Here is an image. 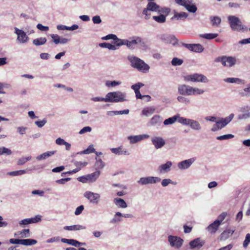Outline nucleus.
<instances>
[{
	"label": "nucleus",
	"instance_id": "1",
	"mask_svg": "<svg viewBox=\"0 0 250 250\" xmlns=\"http://www.w3.org/2000/svg\"><path fill=\"white\" fill-rule=\"evenodd\" d=\"M151 12H157L158 13H163L166 15H168L170 12V9L168 7H161L153 1H149L142 12L145 15V19L148 20L150 18Z\"/></svg>",
	"mask_w": 250,
	"mask_h": 250
},
{
	"label": "nucleus",
	"instance_id": "2",
	"mask_svg": "<svg viewBox=\"0 0 250 250\" xmlns=\"http://www.w3.org/2000/svg\"><path fill=\"white\" fill-rule=\"evenodd\" d=\"M128 60L130 62L132 67L143 73L148 72L149 66L140 58L134 56H128Z\"/></svg>",
	"mask_w": 250,
	"mask_h": 250
},
{
	"label": "nucleus",
	"instance_id": "3",
	"mask_svg": "<svg viewBox=\"0 0 250 250\" xmlns=\"http://www.w3.org/2000/svg\"><path fill=\"white\" fill-rule=\"evenodd\" d=\"M108 102L118 103L126 101V94L121 91L109 92L106 94Z\"/></svg>",
	"mask_w": 250,
	"mask_h": 250
},
{
	"label": "nucleus",
	"instance_id": "4",
	"mask_svg": "<svg viewBox=\"0 0 250 250\" xmlns=\"http://www.w3.org/2000/svg\"><path fill=\"white\" fill-rule=\"evenodd\" d=\"M184 80L186 82H192L194 83H207L209 81L206 76L200 73H193L186 75L184 77Z\"/></svg>",
	"mask_w": 250,
	"mask_h": 250
},
{
	"label": "nucleus",
	"instance_id": "5",
	"mask_svg": "<svg viewBox=\"0 0 250 250\" xmlns=\"http://www.w3.org/2000/svg\"><path fill=\"white\" fill-rule=\"evenodd\" d=\"M228 20L232 30L239 31L244 28L241 21L238 17L235 16H229L228 17Z\"/></svg>",
	"mask_w": 250,
	"mask_h": 250
},
{
	"label": "nucleus",
	"instance_id": "6",
	"mask_svg": "<svg viewBox=\"0 0 250 250\" xmlns=\"http://www.w3.org/2000/svg\"><path fill=\"white\" fill-rule=\"evenodd\" d=\"M215 62H221L224 66L231 67L236 63L237 59L234 57L223 56L216 58Z\"/></svg>",
	"mask_w": 250,
	"mask_h": 250
},
{
	"label": "nucleus",
	"instance_id": "7",
	"mask_svg": "<svg viewBox=\"0 0 250 250\" xmlns=\"http://www.w3.org/2000/svg\"><path fill=\"white\" fill-rule=\"evenodd\" d=\"M175 2L176 4L185 7L189 12L195 13L197 10L193 0H175Z\"/></svg>",
	"mask_w": 250,
	"mask_h": 250
},
{
	"label": "nucleus",
	"instance_id": "8",
	"mask_svg": "<svg viewBox=\"0 0 250 250\" xmlns=\"http://www.w3.org/2000/svg\"><path fill=\"white\" fill-rule=\"evenodd\" d=\"M161 178L158 177L148 176L141 177L138 181V183L141 185H146L148 184H154L161 181Z\"/></svg>",
	"mask_w": 250,
	"mask_h": 250
},
{
	"label": "nucleus",
	"instance_id": "9",
	"mask_svg": "<svg viewBox=\"0 0 250 250\" xmlns=\"http://www.w3.org/2000/svg\"><path fill=\"white\" fill-rule=\"evenodd\" d=\"M168 241L170 246L175 249L181 248L184 242L183 240L180 237L171 235L168 236Z\"/></svg>",
	"mask_w": 250,
	"mask_h": 250
},
{
	"label": "nucleus",
	"instance_id": "10",
	"mask_svg": "<svg viewBox=\"0 0 250 250\" xmlns=\"http://www.w3.org/2000/svg\"><path fill=\"white\" fill-rule=\"evenodd\" d=\"M83 196L90 203L93 204H98L101 198L100 194L90 191L85 192Z\"/></svg>",
	"mask_w": 250,
	"mask_h": 250
},
{
	"label": "nucleus",
	"instance_id": "11",
	"mask_svg": "<svg viewBox=\"0 0 250 250\" xmlns=\"http://www.w3.org/2000/svg\"><path fill=\"white\" fill-rule=\"evenodd\" d=\"M41 221V216L37 215L34 217L26 218L19 222V225L21 227H24L25 225L30 224L37 223Z\"/></svg>",
	"mask_w": 250,
	"mask_h": 250
},
{
	"label": "nucleus",
	"instance_id": "12",
	"mask_svg": "<svg viewBox=\"0 0 250 250\" xmlns=\"http://www.w3.org/2000/svg\"><path fill=\"white\" fill-rule=\"evenodd\" d=\"M182 45L190 51L201 53L204 50L203 46L200 44H188L182 43Z\"/></svg>",
	"mask_w": 250,
	"mask_h": 250
},
{
	"label": "nucleus",
	"instance_id": "13",
	"mask_svg": "<svg viewBox=\"0 0 250 250\" xmlns=\"http://www.w3.org/2000/svg\"><path fill=\"white\" fill-rule=\"evenodd\" d=\"M191 86L186 84H180L178 86V92L181 95L190 96Z\"/></svg>",
	"mask_w": 250,
	"mask_h": 250
},
{
	"label": "nucleus",
	"instance_id": "14",
	"mask_svg": "<svg viewBox=\"0 0 250 250\" xmlns=\"http://www.w3.org/2000/svg\"><path fill=\"white\" fill-rule=\"evenodd\" d=\"M141 42V37L138 36H133L130 38L129 40H126V45L130 49L135 48V46Z\"/></svg>",
	"mask_w": 250,
	"mask_h": 250
},
{
	"label": "nucleus",
	"instance_id": "15",
	"mask_svg": "<svg viewBox=\"0 0 250 250\" xmlns=\"http://www.w3.org/2000/svg\"><path fill=\"white\" fill-rule=\"evenodd\" d=\"M17 40L21 43H26L29 41V37L22 30L17 28Z\"/></svg>",
	"mask_w": 250,
	"mask_h": 250
},
{
	"label": "nucleus",
	"instance_id": "16",
	"mask_svg": "<svg viewBox=\"0 0 250 250\" xmlns=\"http://www.w3.org/2000/svg\"><path fill=\"white\" fill-rule=\"evenodd\" d=\"M151 142L156 149L161 148L165 145V140L159 136L152 137Z\"/></svg>",
	"mask_w": 250,
	"mask_h": 250
},
{
	"label": "nucleus",
	"instance_id": "17",
	"mask_svg": "<svg viewBox=\"0 0 250 250\" xmlns=\"http://www.w3.org/2000/svg\"><path fill=\"white\" fill-rule=\"evenodd\" d=\"M147 134H141L139 135H131L127 137V139L129 140L130 144H135L143 140L149 138Z\"/></svg>",
	"mask_w": 250,
	"mask_h": 250
},
{
	"label": "nucleus",
	"instance_id": "18",
	"mask_svg": "<svg viewBox=\"0 0 250 250\" xmlns=\"http://www.w3.org/2000/svg\"><path fill=\"white\" fill-rule=\"evenodd\" d=\"M195 161V158H192L188 160H186L179 163L178 167L180 169H186L190 167L192 163Z\"/></svg>",
	"mask_w": 250,
	"mask_h": 250
},
{
	"label": "nucleus",
	"instance_id": "19",
	"mask_svg": "<svg viewBox=\"0 0 250 250\" xmlns=\"http://www.w3.org/2000/svg\"><path fill=\"white\" fill-rule=\"evenodd\" d=\"M161 39L165 43L175 45L178 42V40L174 36L162 35L161 36Z\"/></svg>",
	"mask_w": 250,
	"mask_h": 250
},
{
	"label": "nucleus",
	"instance_id": "20",
	"mask_svg": "<svg viewBox=\"0 0 250 250\" xmlns=\"http://www.w3.org/2000/svg\"><path fill=\"white\" fill-rule=\"evenodd\" d=\"M204 243L200 238H196L189 243L191 249L199 250L204 245Z\"/></svg>",
	"mask_w": 250,
	"mask_h": 250
},
{
	"label": "nucleus",
	"instance_id": "21",
	"mask_svg": "<svg viewBox=\"0 0 250 250\" xmlns=\"http://www.w3.org/2000/svg\"><path fill=\"white\" fill-rule=\"evenodd\" d=\"M37 243V241L32 239H17V245L20 244L24 246H32Z\"/></svg>",
	"mask_w": 250,
	"mask_h": 250
},
{
	"label": "nucleus",
	"instance_id": "22",
	"mask_svg": "<svg viewBox=\"0 0 250 250\" xmlns=\"http://www.w3.org/2000/svg\"><path fill=\"white\" fill-rule=\"evenodd\" d=\"M162 118L160 115L154 116L148 123L150 126H154L160 125L162 122Z\"/></svg>",
	"mask_w": 250,
	"mask_h": 250
},
{
	"label": "nucleus",
	"instance_id": "23",
	"mask_svg": "<svg viewBox=\"0 0 250 250\" xmlns=\"http://www.w3.org/2000/svg\"><path fill=\"white\" fill-rule=\"evenodd\" d=\"M110 150L113 153L118 155H128L130 154L127 151L123 150L122 146L116 148H112Z\"/></svg>",
	"mask_w": 250,
	"mask_h": 250
},
{
	"label": "nucleus",
	"instance_id": "24",
	"mask_svg": "<svg viewBox=\"0 0 250 250\" xmlns=\"http://www.w3.org/2000/svg\"><path fill=\"white\" fill-rule=\"evenodd\" d=\"M113 202L116 206L120 208H125L127 206L125 200L120 198L117 197L114 198Z\"/></svg>",
	"mask_w": 250,
	"mask_h": 250
},
{
	"label": "nucleus",
	"instance_id": "25",
	"mask_svg": "<svg viewBox=\"0 0 250 250\" xmlns=\"http://www.w3.org/2000/svg\"><path fill=\"white\" fill-rule=\"evenodd\" d=\"M188 125L193 130L200 131L202 129L200 124L196 120L190 119Z\"/></svg>",
	"mask_w": 250,
	"mask_h": 250
},
{
	"label": "nucleus",
	"instance_id": "26",
	"mask_svg": "<svg viewBox=\"0 0 250 250\" xmlns=\"http://www.w3.org/2000/svg\"><path fill=\"white\" fill-rule=\"evenodd\" d=\"M219 225V221H215L208 227L207 230L210 233H214L218 229Z\"/></svg>",
	"mask_w": 250,
	"mask_h": 250
},
{
	"label": "nucleus",
	"instance_id": "27",
	"mask_svg": "<svg viewBox=\"0 0 250 250\" xmlns=\"http://www.w3.org/2000/svg\"><path fill=\"white\" fill-rule=\"evenodd\" d=\"M172 166V163L170 161H167L166 164H162L159 167V169L160 172H167L170 170V168Z\"/></svg>",
	"mask_w": 250,
	"mask_h": 250
},
{
	"label": "nucleus",
	"instance_id": "28",
	"mask_svg": "<svg viewBox=\"0 0 250 250\" xmlns=\"http://www.w3.org/2000/svg\"><path fill=\"white\" fill-rule=\"evenodd\" d=\"M160 14L159 16H154L152 19L158 23H164L166 21V17L168 15H166L165 13H158Z\"/></svg>",
	"mask_w": 250,
	"mask_h": 250
},
{
	"label": "nucleus",
	"instance_id": "29",
	"mask_svg": "<svg viewBox=\"0 0 250 250\" xmlns=\"http://www.w3.org/2000/svg\"><path fill=\"white\" fill-rule=\"evenodd\" d=\"M188 16V14L185 12H181L180 13L175 12L174 16L172 17L171 19H174L177 20H183L186 19Z\"/></svg>",
	"mask_w": 250,
	"mask_h": 250
},
{
	"label": "nucleus",
	"instance_id": "30",
	"mask_svg": "<svg viewBox=\"0 0 250 250\" xmlns=\"http://www.w3.org/2000/svg\"><path fill=\"white\" fill-rule=\"evenodd\" d=\"M55 152L56 151H50L44 152L37 156L36 159L39 161L42 160H45L48 158L49 157H50L51 156L54 155L55 153Z\"/></svg>",
	"mask_w": 250,
	"mask_h": 250
},
{
	"label": "nucleus",
	"instance_id": "31",
	"mask_svg": "<svg viewBox=\"0 0 250 250\" xmlns=\"http://www.w3.org/2000/svg\"><path fill=\"white\" fill-rule=\"evenodd\" d=\"M205 92V91L203 89L191 86L190 96L201 95L203 94Z\"/></svg>",
	"mask_w": 250,
	"mask_h": 250
},
{
	"label": "nucleus",
	"instance_id": "32",
	"mask_svg": "<svg viewBox=\"0 0 250 250\" xmlns=\"http://www.w3.org/2000/svg\"><path fill=\"white\" fill-rule=\"evenodd\" d=\"M63 229L67 230H79L81 229H86V227L82 225H75L70 226H65Z\"/></svg>",
	"mask_w": 250,
	"mask_h": 250
},
{
	"label": "nucleus",
	"instance_id": "33",
	"mask_svg": "<svg viewBox=\"0 0 250 250\" xmlns=\"http://www.w3.org/2000/svg\"><path fill=\"white\" fill-rule=\"evenodd\" d=\"M234 229H227L224 230L221 234V239L226 240L234 232Z\"/></svg>",
	"mask_w": 250,
	"mask_h": 250
},
{
	"label": "nucleus",
	"instance_id": "34",
	"mask_svg": "<svg viewBox=\"0 0 250 250\" xmlns=\"http://www.w3.org/2000/svg\"><path fill=\"white\" fill-rule=\"evenodd\" d=\"M209 19L213 26L218 27L221 23V19L218 16H211Z\"/></svg>",
	"mask_w": 250,
	"mask_h": 250
},
{
	"label": "nucleus",
	"instance_id": "35",
	"mask_svg": "<svg viewBox=\"0 0 250 250\" xmlns=\"http://www.w3.org/2000/svg\"><path fill=\"white\" fill-rule=\"evenodd\" d=\"M61 241L62 243H66V244L71 245L76 247H77V246L79 244H80V242H79L76 240L72 239H66V238H62L61 239Z\"/></svg>",
	"mask_w": 250,
	"mask_h": 250
},
{
	"label": "nucleus",
	"instance_id": "36",
	"mask_svg": "<svg viewBox=\"0 0 250 250\" xmlns=\"http://www.w3.org/2000/svg\"><path fill=\"white\" fill-rule=\"evenodd\" d=\"M218 36V34L217 33H206L199 35L200 38L207 40H212Z\"/></svg>",
	"mask_w": 250,
	"mask_h": 250
},
{
	"label": "nucleus",
	"instance_id": "37",
	"mask_svg": "<svg viewBox=\"0 0 250 250\" xmlns=\"http://www.w3.org/2000/svg\"><path fill=\"white\" fill-rule=\"evenodd\" d=\"M47 41L45 38L41 37L33 40V43L36 46H40L44 44Z\"/></svg>",
	"mask_w": 250,
	"mask_h": 250
},
{
	"label": "nucleus",
	"instance_id": "38",
	"mask_svg": "<svg viewBox=\"0 0 250 250\" xmlns=\"http://www.w3.org/2000/svg\"><path fill=\"white\" fill-rule=\"evenodd\" d=\"M177 120V115H175L172 117L168 118L164 121L165 125H170L174 124Z\"/></svg>",
	"mask_w": 250,
	"mask_h": 250
},
{
	"label": "nucleus",
	"instance_id": "39",
	"mask_svg": "<svg viewBox=\"0 0 250 250\" xmlns=\"http://www.w3.org/2000/svg\"><path fill=\"white\" fill-rule=\"evenodd\" d=\"M99 46L103 48H107L111 50H115L118 49L114 45L107 42H103L99 44Z\"/></svg>",
	"mask_w": 250,
	"mask_h": 250
},
{
	"label": "nucleus",
	"instance_id": "40",
	"mask_svg": "<svg viewBox=\"0 0 250 250\" xmlns=\"http://www.w3.org/2000/svg\"><path fill=\"white\" fill-rule=\"evenodd\" d=\"M155 110V108L153 107H147L143 110L142 113L146 116H148L153 114Z\"/></svg>",
	"mask_w": 250,
	"mask_h": 250
},
{
	"label": "nucleus",
	"instance_id": "41",
	"mask_svg": "<svg viewBox=\"0 0 250 250\" xmlns=\"http://www.w3.org/2000/svg\"><path fill=\"white\" fill-rule=\"evenodd\" d=\"M100 174V172L99 171H96L91 174H88L89 179H90V182H95L97 179L99 177Z\"/></svg>",
	"mask_w": 250,
	"mask_h": 250
},
{
	"label": "nucleus",
	"instance_id": "42",
	"mask_svg": "<svg viewBox=\"0 0 250 250\" xmlns=\"http://www.w3.org/2000/svg\"><path fill=\"white\" fill-rule=\"evenodd\" d=\"M177 115V121H178V122L179 123H180L183 125H188L190 119L185 118L182 117H180L179 115Z\"/></svg>",
	"mask_w": 250,
	"mask_h": 250
},
{
	"label": "nucleus",
	"instance_id": "43",
	"mask_svg": "<svg viewBox=\"0 0 250 250\" xmlns=\"http://www.w3.org/2000/svg\"><path fill=\"white\" fill-rule=\"evenodd\" d=\"M18 234L21 235V238H27L30 237V230L29 229H24L21 231L18 232Z\"/></svg>",
	"mask_w": 250,
	"mask_h": 250
},
{
	"label": "nucleus",
	"instance_id": "44",
	"mask_svg": "<svg viewBox=\"0 0 250 250\" xmlns=\"http://www.w3.org/2000/svg\"><path fill=\"white\" fill-rule=\"evenodd\" d=\"M121 216H123V214L121 213L120 212H116L113 218L111 220V223H116L121 221V219L120 218V217H121Z\"/></svg>",
	"mask_w": 250,
	"mask_h": 250
},
{
	"label": "nucleus",
	"instance_id": "45",
	"mask_svg": "<svg viewBox=\"0 0 250 250\" xmlns=\"http://www.w3.org/2000/svg\"><path fill=\"white\" fill-rule=\"evenodd\" d=\"M177 101L180 103L185 104H188L190 103V101L188 98L183 96H179L177 98Z\"/></svg>",
	"mask_w": 250,
	"mask_h": 250
},
{
	"label": "nucleus",
	"instance_id": "46",
	"mask_svg": "<svg viewBox=\"0 0 250 250\" xmlns=\"http://www.w3.org/2000/svg\"><path fill=\"white\" fill-rule=\"evenodd\" d=\"M225 81L229 83H241L243 82V80L236 78H228L225 80Z\"/></svg>",
	"mask_w": 250,
	"mask_h": 250
},
{
	"label": "nucleus",
	"instance_id": "47",
	"mask_svg": "<svg viewBox=\"0 0 250 250\" xmlns=\"http://www.w3.org/2000/svg\"><path fill=\"white\" fill-rule=\"evenodd\" d=\"M121 82L120 81H107L105 82V85L107 87H115L117 85H119L121 84Z\"/></svg>",
	"mask_w": 250,
	"mask_h": 250
},
{
	"label": "nucleus",
	"instance_id": "48",
	"mask_svg": "<svg viewBox=\"0 0 250 250\" xmlns=\"http://www.w3.org/2000/svg\"><path fill=\"white\" fill-rule=\"evenodd\" d=\"M95 152V149L93 147V145H90L87 149L80 152L79 153L81 154H89L91 153Z\"/></svg>",
	"mask_w": 250,
	"mask_h": 250
},
{
	"label": "nucleus",
	"instance_id": "49",
	"mask_svg": "<svg viewBox=\"0 0 250 250\" xmlns=\"http://www.w3.org/2000/svg\"><path fill=\"white\" fill-rule=\"evenodd\" d=\"M31 159V156H28L27 157H22L19 159L17 164L19 165H22L24 164L26 162L30 160Z\"/></svg>",
	"mask_w": 250,
	"mask_h": 250
},
{
	"label": "nucleus",
	"instance_id": "50",
	"mask_svg": "<svg viewBox=\"0 0 250 250\" xmlns=\"http://www.w3.org/2000/svg\"><path fill=\"white\" fill-rule=\"evenodd\" d=\"M114 43L116 44L117 46H121L122 45H126V40H122L119 39L117 37L116 39L114 40Z\"/></svg>",
	"mask_w": 250,
	"mask_h": 250
},
{
	"label": "nucleus",
	"instance_id": "51",
	"mask_svg": "<svg viewBox=\"0 0 250 250\" xmlns=\"http://www.w3.org/2000/svg\"><path fill=\"white\" fill-rule=\"evenodd\" d=\"M183 63V60L178 58H174L171 61V64L173 66H179L181 65Z\"/></svg>",
	"mask_w": 250,
	"mask_h": 250
},
{
	"label": "nucleus",
	"instance_id": "52",
	"mask_svg": "<svg viewBox=\"0 0 250 250\" xmlns=\"http://www.w3.org/2000/svg\"><path fill=\"white\" fill-rule=\"evenodd\" d=\"M234 116V114L231 113L228 117H226L224 118H221L222 119L223 121H224V122L227 125L232 121Z\"/></svg>",
	"mask_w": 250,
	"mask_h": 250
},
{
	"label": "nucleus",
	"instance_id": "53",
	"mask_svg": "<svg viewBox=\"0 0 250 250\" xmlns=\"http://www.w3.org/2000/svg\"><path fill=\"white\" fill-rule=\"evenodd\" d=\"M12 153L11 151L5 147H0V155L6 154V155H10Z\"/></svg>",
	"mask_w": 250,
	"mask_h": 250
},
{
	"label": "nucleus",
	"instance_id": "54",
	"mask_svg": "<svg viewBox=\"0 0 250 250\" xmlns=\"http://www.w3.org/2000/svg\"><path fill=\"white\" fill-rule=\"evenodd\" d=\"M234 137V135L232 134H226L222 136H218L217 137V139L218 140H228L229 139L233 138Z\"/></svg>",
	"mask_w": 250,
	"mask_h": 250
},
{
	"label": "nucleus",
	"instance_id": "55",
	"mask_svg": "<svg viewBox=\"0 0 250 250\" xmlns=\"http://www.w3.org/2000/svg\"><path fill=\"white\" fill-rule=\"evenodd\" d=\"M50 37L53 40V42L55 44H58L59 43L61 37L57 34H51Z\"/></svg>",
	"mask_w": 250,
	"mask_h": 250
},
{
	"label": "nucleus",
	"instance_id": "56",
	"mask_svg": "<svg viewBox=\"0 0 250 250\" xmlns=\"http://www.w3.org/2000/svg\"><path fill=\"white\" fill-rule=\"evenodd\" d=\"M144 85V84L141 83H135V84H133L131 86V88L133 89L135 92L136 91H140L139 89L143 87Z\"/></svg>",
	"mask_w": 250,
	"mask_h": 250
},
{
	"label": "nucleus",
	"instance_id": "57",
	"mask_svg": "<svg viewBox=\"0 0 250 250\" xmlns=\"http://www.w3.org/2000/svg\"><path fill=\"white\" fill-rule=\"evenodd\" d=\"M250 243V234L248 233L246 235L245 240H244L243 245V247L246 248L248 247L249 243Z\"/></svg>",
	"mask_w": 250,
	"mask_h": 250
},
{
	"label": "nucleus",
	"instance_id": "58",
	"mask_svg": "<svg viewBox=\"0 0 250 250\" xmlns=\"http://www.w3.org/2000/svg\"><path fill=\"white\" fill-rule=\"evenodd\" d=\"M92 100L94 102H108L107 97L105 96V98L102 97H94L92 98Z\"/></svg>",
	"mask_w": 250,
	"mask_h": 250
},
{
	"label": "nucleus",
	"instance_id": "59",
	"mask_svg": "<svg viewBox=\"0 0 250 250\" xmlns=\"http://www.w3.org/2000/svg\"><path fill=\"white\" fill-rule=\"evenodd\" d=\"M47 120L46 119H43L42 121H37L35 122V124L39 127H42L46 123Z\"/></svg>",
	"mask_w": 250,
	"mask_h": 250
},
{
	"label": "nucleus",
	"instance_id": "60",
	"mask_svg": "<svg viewBox=\"0 0 250 250\" xmlns=\"http://www.w3.org/2000/svg\"><path fill=\"white\" fill-rule=\"evenodd\" d=\"M173 182L170 179H163L161 182L162 186L164 187H167L169 184H172Z\"/></svg>",
	"mask_w": 250,
	"mask_h": 250
},
{
	"label": "nucleus",
	"instance_id": "61",
	"mask_svg": "<svg viewBox=\"0 0 250 250\" xmlns=\"http://www.w3.org/2000/svg\"><path fill=\"white\" fill-rule=\"evenodd\" d=\"M92 130V128L90 126H85L83 127L80 131L79 133L80 134H83L86 132H90Z\"/></svg>",
	"mask_w": 250,
	"mask_h": 250
},
{
	"label": "nucleus",
	"instance_id": "62",
	"mask_svg": "<svg viewBox=\"0 0 250 250\" xmlns=\"http://www.w3.org/2000/svg\"><path fill=\"white\" fill-rule=\"evenodd\" d=\"M92 21L94 24H100L102 22V20L99 16L96 15L92 17Z\"/></svg>",
	"mask_w": 250,
	"mask_h": 250
},
{
	"label": "nucleus",
	"instance_id": "63",
	"mask_svg": "<svg viewBox=\"0 0 250 250\" xmlns=\"http://www.w3.org/2000/svg\"><path fill=\"white\" fill-rule=\"evenodd\" d=\"M227 213L226 212H223L218 217V219L215 221H219V223L220 225L221 223L225 219Z\"/></svg>",
	"mask_w": 250,
	"mask_h": 250
},
{
	"label": "nucleus",
	"instance_id": "64",
	"mask_svg": "<svg viewBox=\"0 0 250 250\" xmlns=\"http://www.w3.org/2000/svg\"><path fill=\"white\" fill-rule=\"evenodd\" d=\"M244 92L241 93V95L242 96H250V94L249 93H250V86L245 88L244 89Z\"/></svg>",
	"mask_w": 250,
	"mask_h": 250
}]
</instances>
